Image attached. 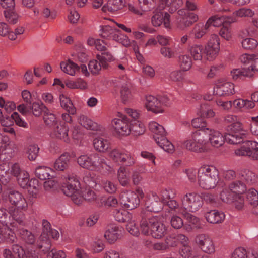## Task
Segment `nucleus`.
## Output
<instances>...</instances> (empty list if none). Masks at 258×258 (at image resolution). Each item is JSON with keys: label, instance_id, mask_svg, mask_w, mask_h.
<instances>
[{"label": "nucleus", "instance_id": "1", "mask_svg": "<svg viewBox=\"0 0 258 258\" xmlns=\"http://www.w3.org/2000/svg\"><path fill=\"white\" fill-rule=\"evenodd\" d=\"M198 178L201 187L207 190L212 189L218 183V172L213 167L201 168L198 171Z\"/></svg>", "mask_w": 258, "mask_h": 258}, {"label": "nucleus", "instance_id": "2", "mask_svg": "<svg viewBox=\"0 0 258 258\" xmlns=\"http://www.w3.org/2000/svg\"><path fill=\"white\" fill-rule=\"evenodd\" d=\"M242 124L239 122L232 123L228 125L225 133V141L231 144H238L245 142L246 134Z\"/></svg>", "mask_w": 258, "mask_h": 258}, {"label": "nucleus", "instance_id": "3", "mask_svg": "<svg viewBox=\"0 0 258 258\" xmlns=\"http://www.w3.org/2000/svg\"><path fill=\"white\" fill-rule=\"evenodd\" d=\"M203 132H195L191 135L192 138L183 143L184 147L188 150L196 152H204L206 151L205 145L207 140Z\"/></svg>", "mask_w": 258, "mask_h": 258}, {"label": "nucleus", "instance_id": "4", "mask_svg": "<svg viewBox=\"0 0 258 258\" xmlns=\"http://www.w3.org/2000/svg\"><path fill=\"white\" fill-rule=\"evenodd\" d=\"M182 203L183 208L181 209H186L191 212L197 211L203 204L201 196L195 192L185 194Z\"/></svg>", "mask_w": 258, "mask_h": 258}, {"label": "nucleus", "instance_id": "5", "mask_svg": "<svg viewBox=\"0 0 258 258\" xmlns=\"http://www.w3.org/2000/svg\"><path fill=\"white\" fill-rule=\"evenodd\" d=\"M237 156H247L253 160H258V143L245 140L240 148L235 150Z\"/></svg>", "mask_w": 258, "mask_h": 258}, {"label": "nucleus", "instance_id": "6", "mask_svg": "<svg viewBox=\"0 0 258 258\" xmlns=\"http://www.w3.org/2000/svg\"><path fill=\"white\" fill-rule=\"evenodd\" d=\"M8 197L10 203L18 209L26 211L28 208V204L24 196L19 191L13 189H7L4 191Z\"/></svg>", "mask_w": 258, "mask_h": 258}, {"label": "nucleus", "instance_id": "7", "mask_svg": "<svg viewBox=\"0 0 258 258\" xmlns=\"http://www.w3.org/2000/svg\"><path fill=\"white\" fill-rule=\"evenodd\" d=\"M256 72H258V58L254 55L249 67L234 69L231 72V73L233 79L236 80L239 76L253 77L254 73Z\"/></svg>", "mask_w": 258, "mask_h": 258}, {"label": "nucleus", "instance_id": "8", "mask_svg": "<svg viewBox=\"0 0 258 258\" xmlns=\"http://www.w3.org/2000/svg\"><path fill=\"white\" fill-rule=\"evenodd\" d=\"M220 49V42L218 36L213 34L205 47V53L207 59L210 61L215 59Z\"/></svg>", "mask_w": 258, "mask_h": 258}, {"label": "nucleus", "instance_id": "9", "mask_svg": "<svg viewBox=\"0 0 258 258\" xmlns=\"http://www.w3.org/2000/svg\"><path fill=\"white\" fill-rule=\"evenodd\" d=\"M0 5L5 9V17L10 23L15 24L17 23L18 16L15 13L14 0H0Z\"/></svg>", "mask_w": 258, "mask_h": 258}, {"label": "nucleus", "instance_id": "10", "mask_svg": "<svg viewBox=\"0 0 258 258\" xmlns=\"http://www.w3.org/2000/svg\"><path fill=\"white\" fill-rule=\"evenodd\" d=\"M149 223L150 224L149 234L155 238H160L164 235L166 229L164 225L160 221L159 217H152Z\"/></svg>", "mask_w": 258, "mask_h": 258}, {"label": "nucleus", "instance_id": "11", "mask_svg": "<svg viewBox=\"0 0 258 258\" xmlns=\"http://www.w3.org/2000/svg\"><path fill=\"white\" fill-rule=\"evenodd\" d=\"M120 203L128 210L136 208L140 204L138 195L134 192L123 193L120 196Z\"/></svg>", "mask_w": 258, "mask_h": 258}, {"label": "nucleus", "instance_id": "12", "mask_svg": "<svg viewBox=\"0 0 258 258\" xmlns=\"http://www.w3.org/2000/svg\"><path fill=\"white\" fill-rule=\"evenodd\" d=\"M196 243L205 253L211 254L215 252V246L212 240L205 234H201L196 236Z\"/></svg>", "mask_w": 258, "mask_h": 258}, {"label": "nucleus", "instance_id": "13", "mask_svg": "<svg viewBox=\"0 0 258 258\" xmlns=\"http://www.w3.org/2000/svg\"><path fill=\"white\" fill-rule=\"evenodd\" d=\"M205 139L207 140V143L210 141L211 144L215 147L221 146L225 141V136L219 131L212 130L211 129H206Z\"/></svg>", "mask_w": 258, "mask_h": 258}, {"label": "nucleus", "instance_id": "14", "mask_svg": "<svg viewBox=\"0 0 258 258\" xmlns=\"http://www.w3.org/2000/svg\"><path fill=\"white\" fill-rule=\"evenodd\" d=\"M129 119L126 116H123L122 119H114L112 121V124L118 135L120 136H126L131 133L130 125L128 124Z\"/></svg>", "mask_w": 258, "mask_h": 258}, {"label": "nucleus", "instance_id": "15", "mask_svg": "<svg viewBox=\"0 0 258 258\" xmlns=\"http://www.w3.org/2000/svg\"><path fill=\"white\" fill-rule=\"evenodd\" d=\"M121 228L114 224H110L107 226L104 236L109 243H113L122 236Z\"/></svg>", "mask_w": 258, "mask_h": 258}, {"label": "nucleus", "instance_id": "16", "mask_svg": "<svg viewBox=\"0 0 258 258\" xmlns=\"http://www.w3.org/2000/svg\"><path fill=\"white\" fill-rule=\"evenodd\" d=\"M170 15L169 13L157 12L151 18V22L153 26H159L162 23L166 28L170 27Z\"/></svg>", "mask_w": 258, "mask_h": 258}, {"label": "nucleus", "instance_id": "17", "mask_svg": "<svg viewBox=\"0 0 258 258\" xmlns=\"http://www.w3.org/2000/svg\"><path fill=\"white\" fill-rule=\"evenodd\" d=\"M80 183L74 177H69L66 183H64L61 186L62 192L67 196H72L74 193L79 190Z\"/></svg>", "mask_w": 258, "mask_h": 258}, {"label": "nucleus", "instance_id": "18", "mask_svg": "<svg viewBox=\"0 0 258 258\" xmlns=\"http://www.w3.org/2000/svg\"><path fill=\"white\" fill-rule=\"evenodd\" d=\"M146 107L148 111H151L155 113L163 112L161 101L158 98L149 95L146 97Z\"/></svg>", "mask_w": 258, "mask_h": 258}, {"label": "nucleus", "instance_id": "19", "mask_svg": "<svg viewBox=\"0 0 258 258\" xmlns=\"http://www.w3.org/2000/svg\"><path fill=\"white\" fill-rule=\"evenodd\" d=\"M52 134L56 138L63 140L66 142L70 141L68 137L69 128L66 126L65 123H58L57 125L52 127Z\"/></svg>", "mask_w": 258, "mask_h": 258}, {"label": "nucleus", "instance_id": "20", "mask_svg": "<svg viewBox=\"0 0 258 258\" xmlns=\"http://www.w3.org/2000/svg\"><path fill=\"white\" fill-rule=\"evenodd\" d=\"M147 211L158 213L163 209V204L157 196H153V198L149 199L145 203Z\"/></svg>", "mask_w": 258, "mask_h": 258}, {"label": "nucleus", "instance_id": "21", "mask_svg": "<svg viewBox=\"0 0 258 258\" xmlns=\"http://www.w3.org/2000/svg\"><path fill=\"white\" fill-rule=\"evenodd\" d=\"M71 156L68 153L62 154L55 162L54 167L57 170L64 171L69 166Z\"/></svg>", "mask_w": 258, "mask_h": 258}, {"label": "nucleus", "instance_id": "22", "mask_svg": "<svg viewBox=\"0 0 258 258\" xmlns=\"http://www.w3.org/2000/svg\"><path fill=\"white\" fill-rule=\"evenodd\" d=\"M125 5L124 0H108L106 4L102 8L104 12L107 11L114 12L122 9Z\"/></svg>", "mask_w": 258, "mask_h": 258}, {"label": "nucleus", "instance_id": "23", "mask_svg": "<svg viewBox=\"0 0 258 258\" xmlns=\"http://www.w3.org/2000/svg\"><path fill=\"white\" fill-rule=\"evenodd\" d=\"M207 221L211 223L216 224L221 223L225 218V215L223 212L213 210L205 214Z\"/></svg>", "mask_w": 258, "mask_h": 258}, {"label": "nucleus", "instance_id": "24", "mask_svg": "<svg viewBox=\"0 0 258 258\" xmlns=\"http://www.w3.org/2000/svg\"><path fill=\"white\" fill-rule=\"evenodd\" d=\"M93 143L95 149L99 152L104 153L111 149L109 142L102 138L94 139Z\"/></svg>", "mask_w": 258, "mask_h": 258}, {"label": "nucleus", "instance_id": "25", "mask_svg": "<svg viewBox=\"0 0 258 258\" xmlns=\"http://www.w3.org/2000/svg\"><path fill=\"white\" fill-rule=\"evenodd\" d=\"M229 189L234 193L235 196H240L246 192L247 187L245 183L240 180L232 181L228 185Z\"/></svg>", "mask_w": 258, "mask_h": 258}, {"label": "nucleus", "instance_id": "26", "mask_svg": "<svg viewBox=\"0 0 258 258\" xmlns=\"http://www.w3.org/2000/svg\"><path fill=\"white\" fill-rule=\"evenodd\" d=\"M235 93L234 85L230 82H226L217 86L216 94L220 96H227Z\"/></svg>", "mask_w": 258, "mask_h": 258}, {"label": "nucleus", "instance_id": "27", "mask_svg": "<svg viewBox=\"0 0 258 258\" xmlns=\"http://www.w3.org/2000/svg\"><path fill=\"white\" fill-rule=\"evenodd\" d=\"M60 68L65 73L71 76H74L76 71H79V65L70 59H69L67 62H61L60 63Z\"/></svg>", "mask_w": 258, "mask_h": 258}, {"label": "nucleus", "instance_id": "28", "mask_svg": "<svg viewBox=\"0 0 258 258\" xmlns=\"http://www.w3.org/2000/svg\"><path fill=\"white\" fill-rule=\"evenodd\" d=\"M79 165L84 168L89 170H94L96 167V163L93 161L92 159L87 155H81L77 159Z\"/></svg>", "mask_w": 258, "mask_h": 258}, {"label": "nucleus", "instance_id": "29", "mask_svg": "<svg viewBox=\"0 0 258 258\" xmlns=\"http://www.w3.org/2000/svg\"><path fill=\"white\" fill-rule=\"evenodd\" d=\"M59 99L61 106L69 114L74 115L76 113V109L69 98L63 94H61L59 96Z\"/></svg>", "mask_w": 258, "mask_h": 258}, {"label": "nucleus", "instance_id": "30", "mask_svg": "<svg viewBox=\"0 0 258 258\" xmlns=\"http://www.w3.org/2000/svg\"><path fill=\"white\" fill-rule=\"evenodd\" d=\"M240 175L242 179L247 184L252 185L257 182V176L252 171L244 169L241 171Z\"/></svg>", "mask_w": 258, "mask_h": 258}, {"label": "nucleus", "instance_id": "31", "mask_svg": "<svg viewBox=\"0 0 258 258\" xmlns=\"http://www.w3.org/2000/svg\"><path fill=\"white\" fill-rule=\"evenodd\" d=\"M155 140L156 143L164 151L170 153L174 151L173 145L164 137H155Z\"/></svg>", "mask_w": 258, "mask_h": 258}, {"label": "nucleus", "instance_id": "32", "mask_svg": "<svg viewBox=\"0 0 258 258\" xmlns=\"http://www.w3.org/2000/svg\"><path fill=\"white\" fill-rule=\"evenodd\" d=\"M188 211V210L186 209H180L179 214L182 215V217L189 223H190L194 225L195 227L197 228H201V227L200 219L198 217L189 213Z\"/></svg>", "mask_w": 258, "mask_h": 258}, {"label": "nucleus", "instance_id": "33", "mask_svg": "<svg viewBox=\"0 0 258 258\" xmlns=\"http://www.w3.org/2000/svg\"><path fill=\"white\" fill-rule=\"evenodd\" d=\"M19 234L21 238L27 244H33L35 241L34 234L24 228H20L18 230Z\"/></svg>", "mask_w": 258, "mask_h": 258}, {"label": "nucleus", "instance_id": "34", "mask_svg": "<svg viewBox=\"0 0 258 258\" xmlns=\"http://www.w3.org/2000/svg\"><path fill=\"white\" fill-rule=\"evenodd\" d=\"M96 58L101 63L102 68L106 69L108 67V62L114 60L112 54L108 52H102L100 54L96 55Z\"/></svg>", "mask_w": 258, "mask_h": 258}, {"label": "nucleus", "instance_id": "35", "mask_svg": "<svg viewBox=\"0 0 258 258\" xmlns=\"http://www.w3.org/2000/svg\"><path fill=\"white\" fill-rule=\"evenodd\" d=\"M51 172V168L46 166H40L35 169V174L38 178L44 180L50 176V173Z\"/></svg>", "mask_w": 258, "mask_h": 258}, {"label": "nucleus", "instance_id": "36", "mask_svg": "<svg viewBox=\"0 0 258 258\" xmlns=\"http://www.w3.org/2000/svg\"><path fill=\"white\" fill-rule=\"evenodd\" d=\"M78 122L81 126L87 129L97 130V124L84 115H81L79 117Z\"/></svg>", "mask_w": 258, "mask_h": 258}, {"label": "nucleus", "instance_id": "37", "mask_svg": "<svg viewBox=\"0 0 258 258\" xmlns=\"http://www.w3.org/2000/svg\"><path fill=\"white\" fill-rule=\"evenodd\" d=\"M149 128L150 130L155 134L154 138L155 137H161L162 136H165L166 132L164 128L156 123V122H150L149 124Z\"/></svg>", "mask_w": 258, "mask_h": 258}, {"label": "nucleus", "instance_id": "38", "mask_svg": "<svg viewBox=\"0 0 258 258\" xmlns=\"http://www.w3.org/2000/svg\"><path fill=\"white\" fill-rule=\"evenodd\" d=\"M203 48L201 45L195 44L189 48L190 53L195 60L202 59Z\"/></svg>", "mask_w": 258, "mask_h": 258}, {"label": "nucleus", "instance_id": "39", "mask_svg": "<svg viewBox=\"0 0 258 258\" xmlns=\"http://www.w3.org/2000/svg\"><path fill=\"white\" fill-rule=\"evenodd\" d=\"M48 108L42 103H39L38 102H33L31 106V112L33 113V115L35 116H39L42 113L47 111Z\"/></svg>", "mask_w": 258, "mask_h": 258}, {"label": "nucleus", "instance_id": "40", "mask_svg": "<svg viewBox=\"0 0 258 258\" xmlns=\"http://www.w3.org/2000/svg\"><path fill=\"white\" fill-rule=\"evenodd\" d=\"M43 120L47 126L52 128L58 123L56 120L55 116L50 113L48 109L47 111H45L43 114Z\"/></svg>", "mask_w": 258, "mask_h": 258}, {"label": "nucleus", "instance_id": "41", "mask_svg": "<svg viewBox=\"0 0 258 258\" xmlns=\"http://www.w3.org/2000/svg\"><path fill=\"white\" fill-rule=\"evenodd\" d=\"M51 247L50 240L47 237L41 235L40 241L38 244V248L41 249L44 253L49 252Z\"/></svg>", "mask_w": 258, "mask_h": 258}, {"label": "nucleus", "instance_id": "42", "mask_svg": "<svg viewBox=\"0 0 258 258\" xmlns=\"http://www.w3.org/2000/svg\"><path fill=\"white\" fill-rule=\"evenodd\" d=\"M247 200L251 206H258V192L251 188L247 192Z\"/></svg>", "mask_w": 258, "mask_h": 258}, {"label": "nucleus", "instance_id": "43", "mask_svg": "<svg viewBox=\"0 0 258 258\" xmlns=\"http://www.w3.org/2000/svg\"><path fill=\"white\" fill-rule=\"evenodd\" d=\"M193 33L196 39H200L203 37L207 33V31L204 26L203 23H198L196 24L193 30Z\"/></svg>", "mask_w": 258, "mask_h": 258}, {"label": "nucleus", "instance_id": "44", "mask_svg": "<svg viewBox=\"0 0 258 258\" xmlns=\"http://www.w3.org/2000/svg\"><path fill=\"white\" fill-rule=\"evenodd\" d=\"M179 62L181 69L183 71L189 70L192 66V61L188 55H181L179 57Z\"/></svg>", "mask_w": 258, "mask_h": 258}, {"label": "nucleus", "instance_id": "45", "mask_svg": "<svg viewBox=\"0 0 258 258\" xmlns=\"http://www.w3.org/2000/svg\"><path fill=\"white\" fill-rule=\"evenodd\" d=\"M191 124L194 128H199L197 132H203L204 134H205L206 129H209L207 127L206 122L202 117L194 119L191 121Z\"/></svg>", "mask_w": 258, "mask_h": 258}, {"label": "nucleus", "instance_id": "46", "mask_svg": "<svg viewBox=\"0 0 258 258\" xmlns=\"http://www.w3.org/2000/svg\"><path fill=\"white\" fill-rule=\"evenodd\" d=\"M82 198L88 202H95L97 200V196L95 191L91 188H86L82 192Z\"/></svg>", "mask_w": 258, "mask_h": 258}, {"label": "nucleus", "instance_id": "47", "mask_svg": "<svg viewBox=\"0 0 258 258\" xmlns=\"http://www.w3.org/2000/svg\"><path fill=\"white\" fill-rule=\"evenodd\" d=\"M139 4L143 12L150 11L156 6L155 0H138Z\"/></svg>", "mask_w": 258, "mask_h": 258}, {"label": "nucleus", "instance_id": "48", "mask_svg": "<svg viewBox=\"0 0 258 258\" xmlns=\"http://www.w3.org/2000/svg\"><path fill=\"white\" fill-rule=\"evenodd\" d=\"M39 148L37 145H29L27 148L28 158L31 161L35 160L38 156Z\"/></svg>", "mask_w": 258, "mask_h": 258}, {"label": "nucleus", "instance_id": "49", "mask_svg": "<svg viewBox=\"0 0 258 258\" xmlns=\"http://www.w3.org/2000/svg\"><path fill=\"white\" fill-rule=\"evenodd\" d=\"M235 195L229 189H225L220 193V199L222 201L228 203L233 202Z\"/></svg>", "mask_w": 258, "mask_h": 258}, {"label": "nucleus", "instance_id": "50", "mask_svg": "<svg viewBox=\"0 0 258 258\" xmlns=\"http://www.w3.org/2000/svg\"><path fill=\"white\" fill-rule=\"evenodd\" d=\"M258 45L257 41L253 38H246L242 42L243 48L247 50H253L255 49Z\"/></svg>", "mask_w": 258, "mask_h": 258}, {"label": "nucleus", "instance_id": "51", "mask_svg": "<svg viewBox=\"0 0 258 258\" xmlns=\"http://www.w3.org/2000/svg\"><path fill=\"white\" fill-rule=\"evenodd\" d=\"M151 217L148 219L142 217L140 221V228L141 232L146 235H148L150 232V224L149 221Z\"/></svg>", "mask_w": 258, "mask_h": 258}, {"label": "nucleus", "instance_id": "52", "mask_svg": "<svg viewBox=\"0 0 258 258\" xmlns=\"http://www.w3.org/2000/svg\"><path fill=\"white\" fill-rule=\"evenodd\" d=\"M113 32H120V31L119 29L113 28L109 26H105L102 28L100 36L102 38L110 39Z\"/></svg>", "mask_w": 258, "mask_h": 258}, {"label": "nucleus", "instance_id": "53", "mask_svg": "<svg viewBox=\"0 0 258 258\" xmlns=\"http://www.w3.org/2000/svg\"><path fill=\"white\" fill-rule=\"evenodd\" d=\"M12 251L16 258H28L24 249L18 244H14L12 246Z\"/></svg>", "mask_w": 258, "mask_h": 258}, {"label": "nucleus", "instance_id": "54", "mask_svg": "<svg viewBox=\"0 0 258 258\" xmlns=\"http://www.w3.org/2000/svg\"><path fill=\"white\" fill-rule=\"evenodd\" d=\"M164 242L168 249L177 246V241L176 234H171L166 237Z\"/></svg>", "mask_w": 258, "mask_h": 258}, {"label": "nucleus", "instance_id": "55", "mask_svg": "<svg viewBox=\"0 0 258 258\" xmlns=\"http://www.w3.org/2000/svg\"><path fill=\"white\" fill-rule=\"evenodd\" d=\"M16 178L19 184L21 187L24 188L27 185L29 181V174L26 171H22Z\"/></svg>", "mask_w": 258, "mask_h": 258}, {"label": "nucleus", "instance_id": "56", "mask_svg": "<svg viewBox=\"0 0 258 258\" xmlns=\"http://www.w3.org/2000/svg\"><path fill=\"white\" fill-rule=\"evenodd\" d=\"M102 67L101 63L96 60H91L88 64L89 69L93 75L98 74Z\"/></svg>", "mask_w": 258, "mask_h": 258}, {"label": "nucleus", "instance_id": "57", "mask_svg": "<svg viewBox=\"0 0 258 258\" xmlns=\"http://www.w3.org/2000/svg\"><path fill=\"white\" fill-rule=\"evenodd\" d=\"M131 132H134L135 135H140L143 134L145 132V127L144 125L139 122H135L134 124H130Z\"/></svg>", "mask_w": 258, "mask_h": 258}, {"label": "nucleus", "instance_id": "58", "mask_svg": "<svg viewBox=\"0 0 258 258\" xmlns=\"http://www.w3.org/2000/svg\"><path fill=\"white\" fill-rule=\"evenodd\" d=\"M233 14L237 17H251L254 15V12L250 9L241 8L238 10L235 11Z\"/></svg>", "mask_w": 258, "mask_h": 258}, {"label": "nucleus", "instance_id": "59", "mask_svg": "<svg viewBox=\"0 0 258 258\" xmlns=\"http://www.w3.org/2000/svg\"><path fill=\"white\" fill-rule=\"evenodd\" d=\"M179 253L182 258H189L192 255V248L189 245H182L179 250Z\"/></svg>", "mask_w": 258, "mask_h": 258}, {"label": "nucleus", "instance_id": "60", "mask_svg": "<svg viewBox=\"0 0 258 258\" xmlns=\"http://www.w3.org/2000/svg\"><path fill=\"white\" fill-rule=\"evenodd\" d=\"M172 227L175 229H179L183 226L182 219L178 216H173L170 220Z\"/></svg>", "mask_w": 258, "mask_h": 258}, {"label": "nucleus", "instance_id": "61", "mask_svg": "<svg viewBox=\"0 0 258 258\" xmlns=\"http://www.w3.org/2000/svg\"><path fill=\"white\" fill-rule=\"evenodd\" d=\"M125 172V168L122 167H120L118 171V179L120 184L123 186H125L128 183V179Z\"/></svg>", "mask_w": 258, "mask_h": 258}, {"label": "nucleus", "instance_id": "62", "mask_svg": "<svg viewBox=\"0 0 258 258\" xmlns=\"http://www.w3.org/2000/svg\"><path fill=\"white\" fill-rule=\"evenodd\" d=\"M126 228L129 233L134 236H138L140 234L139 229L134 221L128 223L126 226Z\"/></svg>", "mask_w": 258, "mask_h": 258}, {"label": "nucleus", "instance_id": "63", "mask_svg": "<svg viewBox=\"0 0 258 258\" xmlns=\"http://www.w3.org/2000/svg\"><path fill=\"white\" fill-rule=\"evenodd\" d=\"M233 258H249V254H247L245 249L243 248H238L234 250L232 255Z\"/></svg>", "mask_w": 258, "mask_h": 258}, {"label": "nucleus", "instance_id": "64", "mask_svg": "<svg viewBox=\"0 0 258 258\" xmlns=\"http://www.w3.org/2000/svg\"><path fill=\"white\" fill-rule=\"evenodd\" d=\"M47 258H66V254L62 250L57 251L56 249H52L47 255Z\"/></svg>", "mask_w": 258, "mask_h": 258}]
</instances>
